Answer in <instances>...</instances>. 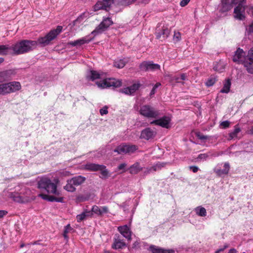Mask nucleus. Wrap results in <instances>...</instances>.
<instances>
[{"label":"nucleus","mask_w":253,"mask_h":253,"mask_svg":"<svg viewBox=\"0 0 253 253\" xmlns=\"http://www.w3.org/2000/svg\"><path fill=\"white\" fill-rule=\"evenodd\" d=\"M63 27L57 26L55 29L51 30L44 37L38 38L37 41L23 40L20 41L25 53L30 52L36 48L38 44L41 46L48 45L50 42L55 39L62 31Z\"/></svg>","instance_id":"nucleus-1"},{"label":"nucleus","mask_w":253,"mask_h":253,"mask_svg":"<svg viewBox=\"0 0 253 253\" xmlns=\"http://www.w3.org/2000/svg\"><path fill=\"white\" fill-rule=\"evenodd\" d=\"M232 60L234 62L242 64L249 73L253 74V47L249 50L247 55L242 49L238 48Z\"/></svg>","instance_id":"nucleus-2"},{"label":"nucleus","mask_w":253,"mask_h":253,"mask_svg":"<svg viewBox=\"0 0 253 253\" xmlns=\"http://www.w3.org/2000/svg\"><path fill=\"white\" fill-rule=\"evenodd\" d=\"M38 188L45 190L48 193L59 195V192L57 190V185L48 178L43 177L38 182Z\"/></svg>","instance_id":"nucleus-3"},{"label":"nucleus","mask_w":253,"mask_h":253,"mask_svg":"<svg viewBox=\"0 0 253 253\" xmlns=\"http://www.w3.org/2000/svg\"><path fill=\"white\" fill-rule=\"evenodd\" d=\"M139 114L147 118L157 119L161 115L160 111L150 105H144L140 107Z\"/></svg>","instance_id":"nucleus-4"},{"label":"nucleus","mask_w":253,"mask_h":253,"mask_svg":"<svg viewBox=\"0 0 253 253\" xmlns=\"http://www.w3.org/2000/svg\"><path fill=\"white\" fill-rule=\"evenodd\" d=\"M21 84L18 82H11L0 84V95H5L20 90Z\"/></svg>","instance_id":"nucleus-5"},{"label":"nucleus","mask_w":253,"mask_h":253,"mask_svg":"<svg viewBox=\"0 0 253 253\" xmlns=\"http://www.w3.org/2000/svg\"><path fill=\"white\" fill-rule=\"evenodd\" d=\"M122 81L114 78L106 79L96 82L97 85L101 88L109 87H118L122 85Z\"/></svg>","instance_id":"nucleus-6"},{"label":"nucleus","mask_w":253,"mask_h":253,"mask_svg":"<svg viewBox=\"0 0 253 253\" xmlns=\"http://www.w3.org/2000/svg\"><path fill=\"white\" fill-rule=\"evenodd\" d=\"M113 24V22L111 18L109 17L104 18L102 21L96 27L91 34L93 35L94 36L100 34L105 31Z\"/></svg>","instance_id":"nucleus-7"},{"label":"nucleus","mask_w":253,"mask_h":253,"mask_svg":"<svg viewBox=\"0 0 253 253\" xmlns=\"http://www.w3.org/2000/svg\"><path fill=\"white\" fill-rule=\"evenodd\" d=\"M138 149V147L135 145H129L122 144L117 146L114 150V152H117L118 154H131Z\"/></svg>","instance_id":"nucleus-8"},{"label":"nucleus","mask_w":253,"mask_h":253,"mask_svg":"<svg viewBox=\"0 0 253 253\" xmlns=\"http://www.w3.org/2000/svg\"><path fill=\"white\" fill-rule=\"evenodd\" d=\"M171 121L170 117L167 116H164L160 118H157L156 120L150 123L151 125H155L160 126L162 127L169 128L170 127L169 123Z\"/></svg>","instance_id":"nucleus-9"},{"label":"nucleus","mask_w":253,"mask_h":253,"mask_svg":"<svg viewBox=\"0 0 253 253\" xmlns=\"http://www.w3.org/2000/svg\"><path fill=\"white\" fill-rule=\"evenodd\" d=\"M139 68L143 71H154L160 70V65L152 61H144L140 64Z\"/></svg>","instance_id":"nucleus-10"},{"label":"nucleus","mask_w":253,"mask_h":253,"mask_svg":"<svg viewBox=\"0 0 253 253\" xmlns=\"http://www.w3.org/2000/svg\"><path fill=\"white\" fill-rule=\"evenodd\" d=\"M170 30L167 27L163 26L160 28V26H157L156 31V36L157 39H160L161 41L166 40L169 36Z\"/></svg>","instance_id":"nucleus-11"},{"label":"nucleus","mask_w":253,"mask_h":253,"mask_svg":"<svg viewBox=\"0 0 253 253\" xmlns=\"http://www.w3.org/2000/svg\"><path fill=\"white\" fill-rule=\"evenodd\" d=\"M247 7L242 6V4H238L234 10V17L239 20L245 19V10Z\"/></svg>","instance_id":"nucleus-12"},{"label":"nucleus","mask_w":253,"mask_h":253,"mask_svg":"<svg viewBox=\"0 0 253 253\" xmlns=\"http://www.w3.org/2000/svg\"><path fill=\"white\" fill-rule=\"evenodd\" d=\"M237 0H221L220 11L222 12H225L231 9L232 4L237 3Z\"/></svg>","instance_id":"nucleus-13"},{"label":"nucleus","mask_w":253,"mask_h":253,"mask_svg":"<svg viewBox=\"0 0 253 253\" xmlns=\"http://www.w3.org/2000/svg\"><path fill=\"white\" fill-rule=\"evenodd\" d=\"M118 230L128 240L131 239V231L130 228L127 225L119 226Z\"/></svg>","instance_id":"nucleus-14"},{"label":"nucleus","mask_w":253,"mask_h":253,"mask_svg":"<svg viewBox=\"0 0 253 253\" xmlns=\"http://www.w3.org/2000/svg\"><path fill=\"white\" fill-rule=\"evenodd\" d=\"M156 132L150 127L143 129L141 133L140 138L149 140L153 138L156 135Z\"/></svg>","instance_id":"nucleus-15"},{"label":"nucleus","mask_w":253,"mask_h":253,"mask_svg":"<svg viewBox=\"0 0 253 253\" xmlns=\"http://www.w3.org/2000/svg\"><path fill=\"white\" fill-rule=\"evenodd\" d=\"M10 50L13 51L14 55H20L25 54L24 49H23L22 45L20 41L16 43L13 44L10 46Z\"/></svg>","instance_id":"nucleus-16"},{"label":"nucleus","mask_w":253,"mask_h":253,"mask_svg":"<svg viewBox=\"0 0 253 253\" xmlns=\"http://www.w3.org/2000/svg\"><path fill=\"white\" fill-rule=\"evenodd\" d=\"M38 196L42 198V199L49 202H63V197H56L53 196H50L42 193L39 194Z\"/></svg>","instance_id":"nucleus-17"},{"label":"nucleus","mask_w":253,"mask_h":253,"mask_svg":"<svg viewBox=\"0 0 253 253\" xmlns=\"http://www.w3.org/2000/svg\"><path fill=\"white\" fill-rule=\"evenodd\" d=\"M126 247V243L124 242L123 240H121L119 236L115 237L114 240L113 244L112 247L114 249H121Z\"/></svg>","instance_id":"nucleus-18"},{"label":"nucleus","mask_w":253,"mask_h":253,"mask_svg":"<svg viewBox=\"0 0 253 253\" xmlns=\"http://www.w3.org/2000/svg\"><path fill=\"white\" fill-rule=\"evenodd\" d=\"M103 168L104 165H99L91 163H87L84 166V168L85 169L91 171H97L99 169H101L100 168Z\"/></svg>","instance_id":"nucleus-19"},{"label":"nucleus","mask_w":253,"mask_h":253,"mask_svg":"<svg viewBox=\"0 0 253 253\" xmlns=\"http://www.w3.org/2000/svg\"><path fill=\"white\" fill-rule=\"evenodd\" d=\"M88 217H92V212L85 209L83 212L77 215V220L78 222H80Z\"/></svg>","instance_id":"nucleus-20"},{"label":"nucleus","mask_w":253,"mask_h":253,"mask_svg":"<svg viewBox=\"0 0 253 253\" xmlns=\"http://www.w3.org/2000/svg\"><path fill=\"white\" fill-rule=\"evenodd\" d=\"M9 197L14 201L20 203H23L27 201V198L20 196L18 193H10L9 194Z\"/></svg>","instance_id":"nucleus-21"},{"label":"nucleus","mask_w":253,"mask_h":253,"mask_svg":"<svg viewBox=\"0 0 253 253\" xmlns=\"http://www.w3.org/2000/svg\"><path fill=\"white\" fill-rule=\"evenodd\" d=\"M92 39H87L86 37H84L75 41H71L68 42V44L73 46H75L77 45H81L85 43H88Z\"/></svg>","instance_id":"nucleus-22"},{"label":"nucleus","mask_w":253,"mask_h":253,"mask_svg":"<svg viewBox=\"0 0 253 253\" xmlns=\"http://www.w3.org/2000/svg\"><path fill=\"white\" fill-rule=\"evenodd\" d=\"M101 74L98 72L94 70H91L86 75L87 80L93 81L96 79H101Z\"/></svg>","instance_id":"nucleus-23"},{"label":"nucleus","mask_w":253,"mask_h":253,"mask_svg":"<svg viewBox=\"0 0 253 253\" xmlns=\"http://www.w3.org/2000/svg\"><path fill=\"white\" fill-rule=\"evenodd\" d=\"M129 172L131 174H136L142 170V168L138 162L135 163L129 168Z\"/></svg>","instance_id":"nucleus-24"},{"label":"nucleus","mask_w":253,"mask_h":253,"mask_svg":"<svg viewBox=\"0 0 253 253\" xmlns=\"http://www.w3.org/2000/svg\"><path fill=\"white\" fill-rule=\"evenodd\" d=\"M230 169V166L228 163H225L224 164V169H215L214 171L215 173L220 176L223 174H226L228 173Z\"/></svg>","instance_id":"nucleus-25"},{"label":"nucleus","mask_w":253,"mask_h":253,"mask_svg":"<svg viewBox=\"0 0 253 253\" xmlns=\"http://www.w3.org/2000/svg\"><path fill=\"white\" fill-rule=\"evenodd\" d=\"M71 179L74 185L78 186L83 184L85 181L86 178L84 176L79 175L72 178Z\"/></svg>","instance_id":"nucleus-26"},{"label":"nucleus","mask_w":253,"mask_h":253,"mask_svg":"<svg viewBox=\"0 0 253 253\" xmlns=\"http://www.w3.org/2000/svg\"><path fill=\"white\" fill-rule=\"evenodd\" d=\"M76 185L72 182V180L71 179L67 181L66 185L64 187V189L66 191L70 192H73L76 190Z\"/></svg>","instance_id":"nucleus-27"},{"label":"nucleus","mask_w":253,"mask_h":253,"mask_svg":"<svg viewBox=\"0 0 253 253\" xmlns=\"http://www.w3.org/2000/svg\"><path fill=\"white\" fill-rule=\"evenodd\" d=\"M90 194L88 193L79 194L76 198V202L77 203H81L86 201L89 200Z\"/></svg>","instance_id":"nucleus-28"},{"label":"nucleus","mask_w":253,"mask_h":253,"mask_svg":"<svg viewBox=\"0 0 253 253\" xmlns=\"http://www.w3.org/2000/svg\"><path fill=\"white\" fill-rule=\"evenodd\" d=\"M219 155V154H211V153L209 152L208 153H204V154H200L198 155V156L197 158V161L199 160H203L206 161L208 158H209L210 156L212 157H217Z\"/></svg>","instance_id":"nucleus-29"},{"label":"nucleus","mask_w":253,"mask_h":253,"mask_svg":"<svg viewBox=\"0 0 253 253\" xmlns=\"http://www.w3.org/2000/svg\"><path fill=\"white\" fill-rule=\"evenodd\" d=\"M231 81L228 79L225 81L223 84V87L220 90L221 93H228L229 92L230 86H231Z\"/></svg>","instance_id":"nucleus-30"},{"label":"nucleus","mask_w":253,"mask_h":253,"mask_svg":"<svg viewBox=\"0 0 253 253\" xmlns=\"http://www.w3.org/2000/svg\"><path fill=\"white\" fill-rule=\"evenodd\" d=\"M195 211L196 214L200 216H205L207 215V211L206 209L201 206H199L195 209Z\"/></svg>","instance_id":"nucleus-31"},{"label":"nucleus","mask_w":253,"mask_h":253,"mask_svg":"<svg viewBox=\"0 0 253 253\" xmlns=\"http://www.w3.org/2000/svg\"><path fill=\"white\" fill-rule=\"evenodd\" d=\"M127 62V61L125 59L116 60L114 62V66L119 69L123 68Z\"/></svg>","instance_id":"nucleus-32"},{"label":"nucleus","mask_w":253,"mask_h":253,"mask_svg":"<svg viewBox=\"0 0 253 253\" xmlns=\"http://www.w3.org/2000/svg\"><path fill=\"white\" fill-rule=\"evenodd\" d=\"M168 164H169V163L158 162L152 167V169H153V171L161 170L163 168L165 167Z\"/></svg>","instance_id":"nucleus-33"},{"label":"nucleus","mask_w":253,"mask_h":253,"mask_svg":"<svg viewBox=\"0 0 253 253\" xmlns=\"http://www.w3.org/2000/svg\"><path fill=\"white\" fill-rule=\"evenodd\" d=\"M98 171H100L101 175L100 178L102 179H106L109 176V171L106 169V167L104 165L103 168H100Z\"/></svg>","instance_id":"nucleus-34"},{"label":"nucleus","mask_w":253,"mask_h":253,"mask_svg":"<svg viewBox=\"0 0 253 253\" xmlns=\"http://www.w3.org/2000/svg\"><path fill=\"white\" fill-rule=\"evenodd\" d=\"M9 50H10V45L8 44L0 45V54L7 55Z\"/></svg>","instance_id":"nucleus-35"},{"label":"nucleus","mask_w":253,"mask_h":253,"mask_svg":"<svg viewBox=\"0 0 253 253\" xmlns=\"http://www.w3.org/2000/svg\"><path fill=\"white\" fill-rule=\"evenodd\" d=\"M12 71L11 70H7L0 73V83L3 81H5L7 79V76L11 74Z\"/></svg>","instance_id":"nucleus-36"},{"label":"nucleus","mask_w":253,"mask_h":253,"mask_svg":"<svg viewBox=\"0 0 253 253\" xmlns=\"http://www.w3.org/2000/svg\"><path fill=\"white\" fill-rule=\"evenodd\" d=\"M85 13H82L80 16H79L78 17L76 20H75L73 21V25L76 26L78 24L81 23L83 21V20L85 19Z\"/></svg>","instance_id":"nucleus-37"},{"label":"nucleus","mask_w":253,"mask_h":253,"mask_svg":"<svg viewBox=\"0 0 253 253\" xmlns=\"http://www.w3.org/2000/svg\"><path fill=\"white\" fill-rule=\"evenodd\" d=\"M89 211L92 212V216H93V213L98 216L101 215V209L97 206L94 205L92 206L91 211Z\"/></svg>","instance_id":"nucleus-38"},{"label":"nucleus","mask_w":253,"mask_h":253,"mask_svg":"<svg viewBox=\"0 0 253 253\" xmlns=\"http://www.w3.org/2000/svg\"><path fill=\"white\" fill-rule=\"evenodd\" d=\"M216 81V78L214 76H211L206 83L207 86H211L213 85Z\"/></svg>","instance_id":"nucleus-39"},{"label":"nucleus","mask_w":253,"mask_h":253,"mask_svg":"<svg viewBox=\"0 0 253 253\" xmlns=\"http://www.w3.org/2000/svg\"><path fill=\"white\" fill-rule=\"evenodd\" d=\"M141 84L140 83H135L131 85L128 86L132 94H133L136 90H137L141 86Z\"/></svg>","instance_id":"nucleus-40"},{"label":"nucleus","mask_w":253,"mask_h":253,"mask_svg":"<svg viewBox=\"0 0 253 253\" xmlns=\"http://www.w3.org/2000/svg\"><path fill=\"white\" fill-rule=\"evenodd\" d=\"M100 9L104 10V7L102 1H98L94 6V10L96 11Z\"/></svg>","instance_id":"nucleus-41"},{"label":"nucleus","mask_w":253,"mask_h":253,"mask_svg":"<svg viewBox=\"0 0 253 253\" xmlns=\"http://www.w3.org/2000/svg\"><path fill=\"white\" fill-rule=\"evenodd\" d=\"M150 251L152 253H162V248L157 247L154 245H151L150 247Z\"/></svg>","instance_id":"nucleus-42"},{"label":"nucleus","mask_w":253,"mask_h":253,"mask_svg":"<svg viewBox=\"0 0 253 253\" xmlns=\"http://www.w3.org/2000/svg\"><path fill=\"white\" fill-rule=\"evenodd\" d=\"M73 229L72 228L70 224H68L64 227L63 236L65 239L68 238L67 234Z\"/></svg>","instance_id":"nucleus-43"},{"label":"nucleus","mask_w":253,"mask_h":253,"mask_svg":"<svg viewBox=\"0 0 253 253\" xmlns=\"http://www.w3.org/2000/svg\"><path fill=\"white\" fill-rule=\"evenodd\" d=\"M102 1L103 3L104 10L108 11L109 10V9H110V7L112 3H113V0H106V1Z\"/></svg>","instance_id":"nucleus-44"},{"label":"nucleus","mask_w":253,"mask_h":253,"mask_svg":"<svg viewBox=\"0 0 253 253\" xmlns=\"http://www.w3.org/2000/svg\"><path fill=\"white\" fill-rule=\"evenodd\" d=\"M241 131L238 127H236L234 130L230 133V137L233 138L237 136L238 133Z\"/></svg>","instance_id":"nucleus-45"},{"label":"nucleus","mask_w":253,"mask_h":253,"mask_svg":"<svg viewBox=\"0 0 253 253\" xmlns=\"http://www.w3.org/2000/svg\"><path fill=\"white\" fill-rule=\"evenodd\" d=\"M181 40V34L179 32H174L173 40L174 42H177Z\"/></svg>","instance_id":"nucleus-46"},{"label":"nucleus","mask_w":253,"mask_h":253,"mask_svg":"<svg viewBox=\"0 0 253 253\" xmlns=\"http://www.w3.org/2000/svg\"><path fill=\"white\" fill-rule=\"evenodd\" d=\"M161 83H156L153 86V88L152 89V90H151L150 91V96L151 97H152L153 95H154L155 93H156V89L157 88L161 86Z\"/></svg>","instance_id":"nucleus-47"},{"label":"nucleus","mask_w":253,"mask_h":253,"mask_svg":"<svg viewBox=\"0 0 253 253\" xmlns=\"http://www.w3.org/2000/svg\"><path fill=\"white\" fill-rule=\"evenodd\" d=\"M196 136L198 138L201 140H207L209 138L208 136L203 135L200 132H197L196 133Z\"/></svg>","instance_id":"nucleus-48"},{"label":"nucleus","mask_w":253,"mask_h":253,"mask_svg":"<svg viewBox=\"0 0 253 253\" xmlns=\"http://www.w3.org/2000/svg\"><path fill=\"white\" fill-rule=\"evenodd\" d=\"M126 0H113L114 3L119 5H126Z\"/></svg>","instance_id":"nucleus-49"},{"label":"nucleus","mask_w":253,"mask_h":253,"mask_svg":"<svg viewBox=\"0 0 253 253\" xmlns=\"http://www.w3.org/2000/svg\"><path fill=\"white\" fill-rule=\"evenodd\" d=\"M108 107L107 106H104L103 108L100 109L99 112L101 116L104 115H106L108 114Z\"/></svg>","instance_id":"nucleus-50"},{"label":"nucleus","mask_w":253,"mask_h":253,"mask_svg":"<svg viewBox=\"0 0 253 253\" xmlns=\"http://www.w3.org/2000/svg\"><path fill=\"white\" fill-rule=\"evenodd\" d=\"M121 91V92L124 93L127 95H132V94L129 87H127L124 88L122 89Z\"/></svg>","instance_id":"nucleus-51"},{"label":"nucleus","mask_w":253,"mask_h":253,"mask_svg":"<svg viewBox=\"0 0 253 253\" xmlns=\"http://www.w3.org/2000/svg\"><path fill=\"white\" fill-rule=\"evenodd\" d=\"M230 125V122L228 121H225L220 124V126H222L223 128H226L229 127Z\"/></svg>","instance_id":"nucleus-52"},{"label":"nucleus","mask_w":253,"mask_h":253,"mask_svg":"<svg viewBox=\"0 0 253 253\" xmlns=\"http://www.w3.org/2000/svg\"><path fill=\"white\" fill-rule=\"evenodd\" d=\"M126 166V163H122L118 166V170H123V172H125L126 171L125 168Z\"/></svg>","instance_id":"nucleus-53"},{"label":"nucleus","mask_w":253,"mask_h":253,"mask_svg":"<svg viewBox=\"0 0 253 253\" xmlns=\"http://www.w3.org/2000/svg\"><path fill=\"white\" fill-rule=\"evenodd\" d=\"M162 252L161 253H175V251L173 249H165L163 248H162Z\"/></svg>","instance_id":"nucleus-54"},{"label":"nucleus","mask_w":253,"mask_h":253,"mask_svg":"<svg viewBox=\"0 0 253 253\" xmlns=\"http://www.w3.org/2000/svg\"><path fill=\"white\" fill-rule=\"evenodd\" d=\"M247 31L249 35L253 34V23L249 26L248 28H247Z\"/></svg>","instance_id":"nucleus-55"},{"label":"nucleus","mask_w":253,"mask_h":253,"mask_svg":"<svg viewBox=\"0 0 253 253\" xmlns=\"http://www.w3.org/2000/svg\"><path fill=\"white\" fill-rule=\"evenodd\" d=\"M101 215L103 213H106L108 212V208L106 206H103L101 208Z\"/></svg>","instance_id":"nucleus-56"},{"label":"nucleus","mask_w":253,"mask_h":253,"mask_svg":"<svg viewBox=\"0 0 253 253\" xmlns=\"http://www.w3.org/2000/svg\"><path fill=\"white\" fill-rule=\"evenodd\" d=\"M140 243L136 241L132 245V248L134 249H137L140 248Z\"/></svg>","instance_id":"nucleus-57"},{"label":"nucleus","mask_w":253,"mask_h":253,"mask_svg":"<svg viewBox=\"0 0 253 253\" xmlns=\"http://www.w3.org/2000/svg\"><path fill=\"white\" fill-rule=\"evenodd\" d=\"M153 171V169H152V167L150 168H147L144 171V174L147 175L148 174H149L151 172Z\"/></svg>","instance_id":"nucleus-58"},{"label":"nucleus","mask_w":253,"mask_h":253,"mask_svg":"<svg viewBox=\"0 0 253 253\" xmlns=\"http://www.w3.org/2000/svg\"><path fill=\"white\" fill-rule=\"evenodd\" d=\"M190 0H182L180 2V6L182 7L186 6Z\"/></svg>","instance_id":"nucleus-59"},{"label":"nucleus","mask_w":253,"mask_h":253,"mask_svg":"<svg viewBox=\"0 0 253 253\" xmlns=\"http://www.w3.org/2000/svg\"><path fill=\"white\" fill-rule=\"evenodd\" d=\"M189 169L194 173L197 172L199 170V168L197 166H190Z\"/></svg>","instance_id":"nucleus-60"},{"label":"nucleus","mask_w":253,"mask_h":253,"mask_svg":"<svg viewBox=\"0 0 253 253\" xmlns=\"http://www.w3.org/2000/svg\"><path fill=\"white\" fill-rule=\"evenodd\" d=\"M7 211L4 210H0V218H2L4 216L6 215Z\"/></svg>","instance_id":"nucleus-61"},{"label":"nucleus","mask_w":253,"mask_h":253,"mask_svg":"<svg viewBox=\"0 0 253 253\" xmlns=\"http://www.w3.org/2000/svg\"><path fill=\"white\" fill-rule=\"evenodd\" d=\"M136 0H126V5H129L132 3H133L134 1H135Z\"/></svg>","instance_id":"nucleus-62"},{"label":"nucleus","mask_w":253,"mask_h":253,"mask_svg":"<svg viewBox=\"0 0 253 253\" xmlns=\"http://www.w3.org/2000/svg\"><path fill=\"white\" fill-rule=\"evenodd\" d=\"M186 77H187V76L185 74L183 73V74H182L180 75V79L183 80V81H185L186 80Z\"/></svg>","instance_id":"nucleus-63"},{"label":"nucleus","mask_w":253,"mask_h":253,"mask_svg":"<svg viewBox=\"0 0 253 253\" xmlns=\"http://www.w3.org/2000/svg\"><path fill=\"white\" fill-rule=\"evenodd\" d=\"M237 251L236 249L233 248L231 249L229 251L228 253H237Z\"/></svg>","instance_id":"nucleus-64"}]
</instances>
